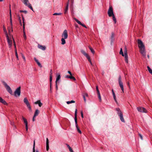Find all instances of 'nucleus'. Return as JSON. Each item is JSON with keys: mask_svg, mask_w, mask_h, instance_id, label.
Instances as JSON below:
<instances>
[{"mask_svg": "<svg viewBox=\"0 0 152 152\" xmlns=\"http://www.w3.org/2000/svg\"><path fill=\"white\" fill-rule=\"evenodd\" d=\"M137 43L138 47L140 49V53L144 57L146 58V54L144 45L140 39H138V40Z\"/></svg>", "mask_w": 152, "mask_h": 152, "instance_id": "nucleus-1", "label": "nucleus"}, {"mask_svg": "<svg viewBox=\"0 0 152 152\" xmlns=\"http://www.w3.org/2000/svg\"><path fill=\"white\" fill-rule=\"evenodd\" d=\"M108 14L110 17H113V19L115 23L116 22V20L113 13V7L111 5H110L109 6V8L108 11Z\"/></svg>", "mask_w": 152, "mask_h": 152, "instance_id": "nucleus-2", "label": "nucleus"}, {"mask_svg": "<svg viewBox=\"0 0 152 152\" xmlns=\"http://www.w3.org/2000/svg\"><path fill=\"white\" fill-rule=\"evenodd\" d=\"M24 103L26 104L27 107H28L29 110L30 111H32L31 108L30 104L26 98H25L23 99Z\"/></svg>", "mask_w": 152, "mask_h": 152, "instance_id": "nucleus-3", "label": "nucleus"}, {"mask_svg": "<svg viewBox=\"0 0 152 152\" xmlns=\"http://www.w3.org/2000/svg\"><path fill=\"white\" fill-rule=\"evenodd\" d=\"M21 1L25 5L27 6L32 11L33 10V9L31 6V5L28 2V0H21Z\"/></svg>", "mask_w": 152, "mask_h": 152, "instance_id": "nucleus-4", "label": "nucleus"}, {"mask_svg": "<svg viewBox=\"0 0 152 152\" xmlns=\"http://www.w3.org/2000/svg\"><path fill=\"white\" fill-rule=\"evenodd\" d=\"M20 94V87L18 88L14 92V95L15 96H19Z\"/></svg>", "mask_w": 152, "mask_h": 152, "instance_id": "nucleus-5", "label": "nucleus"}, {"mask_svg": "<svg viewBox=\"0 0 152 152\" xmlns=\"http://www.w3.org/2000/svg\"><path fill=\"white\" fill-rule=\"evenodd\" d=\"M3 84L4 86L5 87L7 90V91L10 94H12V91L10 88V87L7 85V83H5V82H3Z\"/></svg>", "mask_w": 152, "mask_h": 152, "instance_id": "nucleus-6", "label": "nucleus"}, {"mask_svg": "<svg viewBox=\"0 0 152 152\" xmlns=\"http://www.w3.org/2000/svg\"><path fill=\"white\" fill-rule=\"evenodd\" d=\"M3 84L4 86L5 87L7 90V91L10 94H12V91L10 88V87L7 85V83H5V82H3Z\"/></svg>", "mask_w": 152, "mask_h": 152, "instance_id": "nucleus-7", "label": "nucleus"}, {"mask_svg": "<svg viewBox=\"0 0 152 152\" xmlns=\"http://www.w3.org/2000/svg\"><path fill=\"white\" fill-rule=\"evenodd\" d=\"M7 39V41L8 43L9 44V48H11L12 47V39L13 40V37H12V38H9V36H8L7 37H6Z\"/></svg>", "mask_w": 152, "mask_h": 152, "instance_id": "nucleus-8", "label": "nucleus"}, {"mask_svg": "<svg viewBox=\"0 0 152 152\" xmlns=\"http://www.w3.org/2000/svg\"><path fill=\"white\" fill-rule=\"evenodd\" d=\"M119 84L121 88V90H122L123 92H124V87L123 86V83L121 81V76H119L118 78Z\"/></svg>", "mask_w": 152, "mask_h": 152, "instance_id": "nucleus-9", "label": "nucleus"}, {"mask_svg": "<svg viewBox=\"0 0 152 152\" xmlns=\"http://www.w3.org/2000/svg\"><path fill=\"white\" fill-rule=\"evenodd\" d=\"M137 109L138 111L140 112L143 113H146L147 112L146 110L144 107H138L137 108Z\"/></svg>", "mask_w": 152, "mask_h": 152, "instance_id": "nucleus-10", "label": "nucleus"}, {"mask_svg": "<svg viewBox=\"0 0 152 152\" xmlns=\"http://www.w3.org/2000/svg\"><path fill=\"white\" fill-rule=\"evenodd\" d=\"M68 36L67 31L66 30H65L63 31L61 35L62 38L66 39L68 38Z\"/></svg>", "mask_w": 152, "mask_h": 152, "instance_id": "nucleus-11", "label": "nucleus"}, {"mask_svg": "<svg viewBox=\"0 0 152 152\" xmlns=\"http://www.w3.org/2000/svg\"><path fill=\"white\" fill-rule=\"evenodd\" d=\"M124 56L125 57V60L126 63H128V56L127 52V50L126 49L124 51Z\"/></svg>", "mask_w": 152, "mask_h": 152, "instance_id": "nucleus-12", "label": "nucleus"}, {"mask_svg": "<svg viewBox=\"0 0 152 152\" xmlns=\"http://www.w3.org/2000/svg\"><path fill=\"white\" fill-rule=\"evenodd\" d=\"M34 104H38L39 106V107H41L42 105V104L40 102V100H38L37 101L35 102L34 103Z\"/></svg>", "mask_w": 152, "mask_h": 152, "instance_id": "nucleus-13", "label": "nucleus"}, {"mask_svg": "<svg viewBox=\"0 0 152 152\" xmlns=\"http://www.w3.org/2000/svg\"><path fill=\"white\" fill-rule=\"evenodd\" d=\"M114 34L113 33H112L111 36L110 38L111 39V44H112V43L113 42L114 40Z\"/></svg>", "mask_w": 152, "mask_h": 152, "instance_id": "nucleus-14", "label": "nucleus"}, {"mask_svg": "<svg viewBox=\"0 0 152 152\" xmlns=\"http://www.w3.org/2000/svg\"><path fill=\"white\" fill-rule=\"evenodd\" d=\"M0 102L4 104L7 105V103L2 98L0 97Z\"/></svg>", "mask_w": 152, "mask_h": 152, "instance_id": "nucleus-15", "label": "nucleus"}, {"mask_svg": "<svg viewBox=\"0 0 152 152\" xmlns=\"http://www.w3.org/2000/svg\"><path fill=\"white\" fill-rule=\"evenodd\" d=\"M49 140L48 138L46 139V150L48 151L49 149Z\"/></svg>", "mask_w": 152, "mask_h": 152, "instance_id": "nucleus-16", "label": "nucleus"}, {"mask_svg": "<svg viewBox=\"0 0 152 152\" xmlns=\"http://www.w3.org/2000/svg\"><path fill=\"white\" fill-rule=\"evenodd\" d=\"M116 110L117 111V114H118V116L121 115V114H123L122 113L120 109L117 108L116 109Z\"/></svg>", "mask_w": 152, "mask_h": 152, "instance_id": "nucleus-17", "label": "nucleus"}, {"mask_svg": "<svg viewBox=\"0 0 152 152\" xmlns=\"http://www.w3.org/2000/svg\"><path fill=\"white\" fill-rule=\"evenodd\" d=\"M38 47L39 48L43 50H45L46 49V47L45 46H43L40 45H38Z\"/></svg>", "mask_w": 152, "mask_h": 152, "instance_id": "nucleus-18", "label": "nucleus"}, {"mask_svg": "<svg viewBox=\"0 0 152 152\" xmlns=\"http://www.w3.org/2000/svg\"><path fill=\"white\" fill-rule=\"evenodd\" d=\"M112 93H113V98H114V99L115 101V102L117 103V102L116 100V96H115V93L113 89H112Z\"/></svg>", "mask_w": 152, "mask_h": 152, "instance_id": "nucleus-19", "label": "nucleus"}, {"mask_svg": "<svg viewBox=\"0 0 152 152\" xmlns=\"http://www.w3.org/2000/svg\"><path fill=\"white\" fill-rule=\"evenodd\" d=\"M57 75V77L56 78V83L58 81V80L60 79L61 76L59 74H57L56 75Z\"/></svg>", "mask_w": 152, "mask_h": 152, "instance_id": "nucleus-20", "label": "nucleus"}, {"mask_svg": "<svg viewBox=\"0 0 152 152\" xmlns=\"http://www.w3.org/2000/svg\"><path fill=\"white\" fill-rule=\"evenodd\" d=\"M39 113V111L38 109H37L36 110L34 114V117H36V116H37Z\"/></svg>", "mask_w": 152, "mask_h": 152, "instance_id": "nucleus-21", "label": "nucleus"}, {"mask_svg": "<svg viewBox=\"0 0 152 152\" xmlns=\"http://www.w3.org/2000/svg\"><path fill=\"white\" fill-rule=\"evenodd\" d=\"M119 116L120 117V118L121 120L123 122H125V120L124 119L123 114H121V115H119Z\"/></svg>", "mask_w": 152, "mask_h": 152, "instance_id": "nucleus-22", "label": "nucleus"}, {"mask_svg": "<svg viewBox=\"0 0 152 152\" xmlns=\"http://www.w3.org/2000/svg\"><path fill=\"white\" fill-rule=\"evenodd\" d=\"M3 28L4 31L5 32V34L6 35V37H8V36L7 34V31L6 28L4 25L3 26Z\"/></svg>", "mask_w": 152, "mask_h": 152, "instance_id": "nucleus-23", "label": "nucleus"}, {"mask_svg": "<svg viewBox=\"0 0 152 152\" xmlns=\"http://www.w3.org/2000/svg\"><path fill=\"white\" fill-rule=\"evenodd\" d=\"M65 39H66L65 38H62V39H61V44L64 45L65 44L66 41L65 40Z\"/></svg>", "mask_w": 152, "mask_h": 152, "instance_id": "nucleus-24", "label": "nucleus"}, {"mask_svg": "<svg viewBox=\"0 0 152 152\" xmlns=\"http://www.w3.org/2000/svg\"><path fill=\"white\" fill-rule=\"evenodd\" d=\"M68 6H69V4L68 3L67 4L66 6V8L64 10V13H66L68 10Z\"/></svg>", "mask_w": 152, "mask_h": 152, "instance_id": "nucleus-25", "label": "nucleus"}, {"mask_svg": "<svg viewBox=\"0 0 152 152\" xmlns=\"http://www.w3.org/2000/svg\"><path fill=\"white\" fill-rule=\"evenodd\" d=\"M22 118L25 125L28 124V122L26 119L23 117H22Z\"/></svg>", "mask_w": 152, "mask_h": 152, "instance_id": "nucleus-26", "label": "nucleus"}, {"mask_svg": "<svg viewBox=\"0 0 152 152\" xmlns=\"http://www.w3.org/2000/svg\"><path fill=\"white\" fill-rule=\"evenodd\" d=\"M75 101L71 100V101H67L66 102V103L67 104H69L71 103H75Z\"/></svg>", "mask_w": 152, "mask_h": 152, "instance_id": "nucleus-27", "label": "nucleus"}, {"mask_svg": "<svg viewBox=\"0 0 152 152\" xmlns=\"http://www.w3.org/2000/svg\"><path fill=\"white\" fill-rule=\"evenodd\" d=\"M147 68L149 72L152 75V70L149 66H147Z\"/></svg>", "mask_w": 152, "mask_h": 152, "instance_id": "nucleus-28", "label": "nucleus"}, {"mask_svg": "<svg viewBox=\"0 0 152 152\" xmlns=\"http://www.w3.org/2000/svg\"><path fill=\"white\" fill-rule=\"evenodd\" d=\"M77 132L80 134H81L82 133V132L79 129V127H78L77 124Z\"/></svg>", "mask_w": 152, "mask_h": 152, "instance_id": "nucleus-29", "label": "nucleus"}, {"mask_svg": "<svg viewBox=\"0 0 152 152\" xmlns=\"http://www.w3.org/2000/svg\"><path fill=\"white\" fill-rule=\"evenodd\" d=\"M98 95V97L99 99V101L100 102L102 101L101 97L100 94H97Z\"/></svg>", "mask_w": 152, "mask_h": 152, "instance_id": "nucleus-30", "label": "nucleus"}, {"mask_svg": "<svg viewBox=\"0 0 152 152\" xmlns=\"http://www.w3.org/2000/svg\"><path fill=\"white\" fill-rule=\"evenodd\" d=\"M98 95V97L99 99V101L100 102L102 101L101 97L100 94H97Z\"/></svg>", "mask_w": 152, "mask_h": 152, "instance_id": "nucleus-31", "label": "nucleus"}, {"mask_svg": "<svg viewBox=\"0 0 152 152\" xmlns=\"http://www.w3.org/2000/svg\"><path fill=\"white\" fill-rule=\"evenodd\" d=\"M119 53H120V54H121L122 56H124V55L123 53L122 49L121 48Z\"/></svg>", "mask_w": 152, "mask_h": 152, "instance_id": "nucleus-32", "label": "nucleus"}, {"mask_svg": "<svg viewBox=\"0 0 152 152\" xmlns=\"http://www.w3.org/2000/svg\"><path fill=\"white\" fill-rule=\"evenodd\" d=\"M10 23L11 26V28H12L11 31H13V30H12V18H10Z\"/></svg>", "mask_w": 152, "mask_h": 152, "instance_id": "nucleus-33", "label": "nucleus"}, {"mask_svg": "<svg viewBox=\"0 0 152 152\" xmlns=\"http://www.w3.org/2000/svg\"><path fill=\"white\" fill-rule=\"evenodd\" d=\"M23 31H25V24L24 22V18L23 17Z\"/></svg>", "mask_w": 152, "mask_h": 152, "instance_id": "nucleus-34", "label": "nucleus"}, {"mask_svg": "<svg viewBox=\"0 0 152 152\" xmlns=\"http://www.w3.org/2000/svg\"><path fill=\"white\" fill-rule=\"evenodd\" d=\"M89 49L90 50L91 52L93 53V54H94V53H95V51H94V50L91 47H89Z\"/></svg>", "mask_w": 152, "mask_h": 152, "instance_id": "nucleus-35", "label": "nucleus"}, {"mask_svg": "<svg viewBox=\"0 0 152 152\" xmlns=\"http://www.w3.org/2000/svg\"><path fill=\"white\" fill-rule=\"evenodd\" d=\"M35 140H34V142L33 147V152H35Z\"/></svg>", "mask_w": 152, "mask_h": 152, "instance_id": "nucleus-36", "label": "nucleus"}, {"mask_svg": "<svg viewBox=\"0 0 152 152\" xmlns=\"http://www.w3.org/2000/svg\"><path fill=\"white\" fill-rule=\"evenodd\" d=\"M96 91H97V94H100L99 91V89L98 88V87L97 86H96Z\"/></svg>", "mask_w": 152, "mask_h": 152, "instance_id": "nucleus-37", "label": "nucleus"}, {"mask_svg": "<svg viewBox=\"0 0 152 152\" xmlns=\"http://www.w3.org/2000/svg\"><path fill=\"white\" fill-rule=\"evenodd\" d=\"M61 14H62V13L60 12L58 13H55L53 14V15H61Z\"/></svg>", "mask_w": 152, "mask_h": 152, "instance_id": "nucleus-38", "label": "nucleus"}, {"mask_svg": "<svg viewBox=\"0 0 152 152\" xmlns=\"http://www.w3.org/2000/svg\"><path fill=\"white\" fill-rule=\"evenodd\" d=\"M15 54L16 57L17 58V59L18 60V53H17V49H16L15 50Z\"/></svg>", "mask_w": 152, "mask_h": 152, "instance_id": "nucleus-39", "label": "nucleus"}, {"mask_svg": "<svg viewBox=\"0 0 152 152\" xmlns=\"http://www.w3.org/2000/svg\"><path fill=\"white\" fill-rule=\"evenodd\" d=\"M81 52L85 56L86 54V52L84 51L83 50H81Z\"/></svg>", "mask_w": 152, "mask_h": 152, "instance_id": "nucleus-40", "label": "nucleus"}, {"mask_svg": "<svg viewBox=\"0 0 152 152\" xmlns=\"http://www.w3.org/2000/svg\"><path fill=\"white\" fill-rule=\"evenodd\" d=\"M52 80V75H50V83H51Z\"/></svg>", "mask_w": 152, "mask_h": 152, "instance_id": "nucleus-41", "label": "nucleus"}, {"mask_svg": "<svg viewBox=\"0 0 152 152\" xmlns=\"http://www.w3.org/2000/svg\"><path fill=\"white\" fill-rule=\"evenodd\" d=\"M70 79H73L74 80H76L75 78L72 75H70Z\"/></svg>", "mask_w": 152, "mask_h": 152, "instance_id": "nucleus-42", "label": "nucleus"}, {"mask_svg": "<svg viewBox=\"0 0 152 152\" xmlns=\"http://www.w3.org/2000/svg\"><path fill=\"white\" fill-rule=\"evenodd\" d=\"M75 124H76V110H75Z\"/></svg>", "mask_w": 152, "mask_h": 152, "instance_id": "nucleus-43", "label": "nucleus"}, {"mask_svg": "<svg viewBox=\"0 0 152 152\" xmlns=\"http://www.w3.org/2000/svg\"><path fill=\"white\" fill-rule=\"evenodd\" d=\"M138 135H139V136L140 137L141 139L142 140H143V137H142V135L140 134V133L138 134Z\"/></svg>", "mask_w": 152, "mask_h": 152, "instance_id": "nucleus-44", "label": "nucleus"}, {"mask_svg": "<svg viewBox=\"0 0 152 152\" xmlns=\"http://www.w3.org/2000/svg\"><path fill=\"white\" fill-rule=\"evenodd\" d=\"M23 37L24 38V39H26V35L25 34V31H23Z\"/></svg>", "mask_w": 152, "mask_h": 152, "instance_id": "nucleus-45", "label": "nucleus"}, {"mask_svg": "<svg viewBox=\"0 0 152 152\" xmlns=\"http://www.w3.org/2000/svg\"><path fill=\"white\" fill-rule=\"evenodd\" d=\"M22 58H23V59L24 61L25 62L26 61V58H25V56H24L23 55V54H22Z\"/></svg>", "mask_w": 152, "mask_h": 152, "instance_id": "nucleus-46", "label": "nucleus"}, {"mask_svg": "<svg viewBox=\"0 0 152 152\" xmlns=\"http://www.w3.org/2000/svg\"><path fill=\"white\" fill-rule=\"evenodd\" d=\"M77 22L80 25H81L82 24V23L77 19Z\"/></svg>", "mask_w": 152, "mask_h": 152, "instance_id": "nucleus-47", "label": "nucleus"}, {"mask_svg": "<svg viewBox=\"0 0 152 152\" xmlns=\"http://www.w3.org/2000/svg\"><path fill=\"white\" fill-rule=\"evenodd\" d=\"M66 145L67 147H68V148L69 150H70V149H72L69 146V145L68 144H66Z\"/></svg>", "mask_w": 152, "mask_h": 152, "instance_id": "nucleus-48", "label": "nucleus"}, {"mask_svg": "<svg viewBox=\"0 0 152 152\" xmlns=\"http://www.w3.org/2000/svg\"><path fill=\"white\" fill-rule=\"evenodd\" d=\"M72 14V17H74V19L76 20V18L74 17V15L73 13V12L72 11H71Z\"/></svg>", "mask_w": 152, "mask_h": 152, "instance_id": "nucleus-49", "label": "nucleus"}, {"mask_svg": "<svg viewBox=\"0 0 152 152\" xmlns=\"http://www.w3.org/2000/svg\"><path fill=\"white\" fill-rule=\"evenodd\" d=\"M26 126V131H28V124L25 125Z\"/></svg>", "mask_w": 152, "mask_h": 152, "instance_id": "nucleus-50", "label": "nucleus"}, {"mask_svg": "<svg viewBox=\"0 0 152 152\" xmlns=\"http://www.w3.org/2000/svg\"><path fill=\"white\" fill-rule=\"evenodd\" d=\"M70 76H69L68 75H66L65 76V78H70Z\"/></svg>", "mask_w": 152, "mask_h": 152, "instance_id": "nucleus-51", "label": "nucleus"}, {"mask_svg": "<svg viewBox=\"0 0 152 152\" xmlns=\"http://www.w3.org/2000/svg\"><path fill=\"white\" fill-rule=\"evenodd\" d=\"M18 18H19V20L20 23V24L21 25H22L21 20L20 19V17H19Z\"/></svg>", "mask_w": 152, "mask_h": 152, "instance_id": "nucleus-52", "label": "nucleus"}, {"mask_svg": "<svg viewBox=\"0 0 152 152\" xmlns=\"http://www.w3.org/2000/svg\"><path fill=\"white\" fill-rule=\"evenodd\" d=\"M40 67H42V66L41 65V64L39 62L37 64Z\"/></svg>", "mask_w": 152, "mask_h": 152, "instance_id": "nucleus-53", "label": "nucleus"}, {"mask_svg": "<svg viewBox=\"0 0 152 152\" xmlns=\"http://www.w3.org/2000/svg\"><path fill=\"white\" fill-rule=\"evenodd\" d=\"M10 18H12L11 12V10L10 9Z\"/></svg>", "mask_w": 152, "mask_h": 152, "instance_id": "nucleus-54", "label": "nucleus"}, {"mask_svg": "<svg viewBox=\"0 0 152 152\" xmlns=\"http://www.w3.org/2000/svg\"><path fill=\"white\" fill-rule=\"evenodd\" d=\"M83 97L84 101L85 102H86V99L85 96V95H83Z\"/></svg>", "mask_w": 152, "mask_h": 152, "instance_id": "nucleus-55", "label": "nucleus"}, {"mask_svg": "<svg viewBox=\"0 0 152 152\" xmlns=\"http://www.w3.org/2000/svg\"><path fill=\"white\" fill-rule=\"evenodd\" d=\"M81 25L83 27H84L86 28H87V27H86V26L84 24H83L82 23V24H81Z\"/></svg>", "mask_w": 152, "mask_h": 152, "instance_id": "nucleus-56", "label": "nucleus"}, {"mask_svg": "<svg viewBox=\"0 0 152 152\" xmlns=\"http://www.w3.org/2000/svg\"><path fill=\"white\" fill-rule=\"evenodd\" d=\"M81 25L83 27H84L86 28H87V27H86V26L84 24H83L82 23V24H81Z\"/></svg>", "mask_w": 152, "mask_h": 152, "instance_id": "nucleus-57", "label": "nucleus"}, {"mask_svg": "<svg viewBox=\"0 0 152 152\" xmlns=\"http://www.w3.org/2000/svg\"><path fill=\"white\" fill-rule=\"evenodd\" d=\"M52 70H51L50 72V75H52Z\"/></svg>", "mask_w": 152, "mask_h": 152, "instance_id": "nucleus-58", "label": "nucleus"}, {"mask_svg": "<svg viewBox=\"0 0 152 152\" xmlns=\"http://www.w3.org/2000/svg\"><path fill=\"white\" fill-rule=\"evenodd\" d=\"M81 117L82 118H83V113L82 112H81Z\"/></svg>", "mask_w": 152, "mask_h": 152, "instance_id": "nucleus-59", "label": "nucleus"}, {"mask_svg": "<svg viewBox=\"0 0 152 152\" xmlns=\"http://www.w3.org/2000/svg\"><path fill=\"white\" fill-rule=\"evenodd\" d=\"M85 56H86V57L87 58H88V57H89L90 56H89V55L87 53L86 54Z\"/></svg>", "mask_w": 152, "mask_h": 152, "instance_id": "nucleus-60", "label": "nucleus"}, {"mask_svg": "<svg viewBox=\"0 0 152 152\" xmlns=\"http://www.w3.org/2000/svg\"><path fill=\"white\" fill-rule=\"evenodd\" d=\"M56 90H57L58 89V86L57 85V83H56Z\"/></svg>", "mask_w": 152, "mask_h": 152, "instance_id": "nucleus-61", "label": "nucleus"}, {"mask_svg": "<svg viewBox=\"0 0 152 152\" xmlns=\"http://www.w3.org/2000/svg\"><path fill=\"white\" fill-rule=\"evenodd\" d=\"M68 72L70 75H72V74L71 72L70 71H68Z\"/></svg>", "mask_w": 152, "mask_h": 152, "instance_id": "nucleus-62", "label": "nucleus"}, {"mask_svg": "<svg viewBox=\"0 0 152 152\" xmlns=\"http://www.w3.org/2000/svg\"><path fill=\"white\" fill-rule=\"evenodd\" d=\"M23 12H24V13L26 14L27 13V11L26 10H24L23 11Z\"/></svg>", "mask_w": 152, "mask_h": 152, "instance_id": "nucleus-63", "label": "nucleus"}, {"mask_svg": "<svg viewBox=\"0 0 152 152\" xmlns=\"http://www.w3.org/2000/svg\"><path fill=\"white\" fill-rule=\"evenodd\" d=\"M70 152H74L72 149H71L70 150H69Z\"/></svg>", "mask_w": 152, "mask_h": 152, "instance_id": "nucleus-64", "label": "nucleus"}]
</instances>
